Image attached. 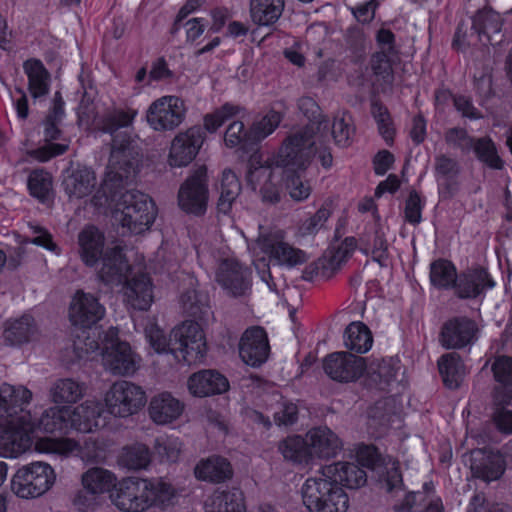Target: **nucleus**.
Listing matches in <instances>:
<instances>
[{"mask_svg": "<svg viewBox=\"0 0 512 512\" xmlns=\"http://www.w3.org/2000/svg\"><path fill=\"white\" fill-rule=\"evenodd\" d=\"M137 112L115 109L105 113L97 122V128L112 135L111 152L107 172L100 191L115 202L121 212V224L131 233L140 234L154 222L157 210L152 199L138 190H122L131 184L140 170L142 155L135 140L127 131Z\"/></svg>", "mask_w": 512, "mask_h": 512, "instance_id": "obj_1", "label": "nucleus"}, {"mask_svg": "<svg viewBox=\"0 0 512 512\" xmlns=\"http://www.w3.org/2000/svg\"><path fill=\"white\" fill-rule=\"evenodd\" d=\"M33 393L23 385L3 383L0 386V456L16 458L32 445L33 424L30 410Z\"/></svg>", "mask_w": 512, "mask_h": 512, "instance_id": "obj_2", "label": "nucleus"}, {"mask_svg": "<svg viewBox=\"0 0 512 512\" xmlns=\"http://www.w3.org/2000/svg\"><path fill=\"white\" fill-rule=\"evenodd\" d=\"M175 496L174 488L160 479L127 477L110 492L112 503L124 512H144L153 505L165 507Z\"/></svg>", "mask_w": 512, "mask_h": 512, "instance_id": "obj_3", "label": "nucleus"}, {"mask_svg": "<svg viewBox=\"0 0 512 512\" xmlns=\"http://www.w3.org/2000/svg\"><path fill=\"white\" fill-rule=\"evenodd\" d=\"M304 505L310 512H346L349 498L341 486L324 476L320 469L302 486Z\"/></svg>", "mask_w": 512, "mask_h": 512, "instance_id": "obj_4", "label": "nucleus"}, {"mask_svg": "<svg viewBox=\"0 0 512 512\" xmlns=\"http://www.w3.org/2000/svg\"><path fill=\"white\" fill-rule=\"evenodd\" d=\"M311 127L304 126L285 139L276 158L277 166L295 170L305 169L309 165L314 156V146L323 142L312 133Z\"/></svg>", "mask_w": 512, "mask_h": 512, "instance_id": "obj_5", "label": "nucleus"}, {"mask_svg": "<svg viewBox=\"0 0 512 512\" xmlns=\"http://www.w3.org/2000/svg\"><path fill=\"white\" fill-rule=\"evenodd\" d=\"M55 482L54 470L44 462H33L19 468L12 478V491L21 498H36L46 493Z\"/></svg>", "mask_w": 512, "mask_h": 512, "instance_id": "obj_6", "label": "nucleus"}, {"mask_svg": "<svg viewBox=\"0 0 512 512\" xmlns=\"http://www.w3.org/2000/svg\"><path fill=\"white\" fill-rule=\"evenodd\" d=\"M146 402L145 392L132 382L121 380L115 382L105 395L108 412L126 418L137 413Z\"/></svg>", "mask_w": 512, "mask_h": 512, "instance_id": "obj_7", "label": "nucleus"}, {"mask_svg": "<svg viewBox=\"0 0 512 512\" xmlns=\"http://www.w3.org/2000/svg\"><path fill=\"white\" fill-rule=\"evenodd\" d=\"M103 364L113 375H130L137 369V359L129 343L118 340V330L111 327L104 337Z\"/></svg>", "mask_w": 512, "mask_h": 512, "instance_id": "obj_8", "label": "nucleus"}, {"mask_svg": "<svg viewBox=\"0 0 512 512\" xmlns=\"http://www.w3.org/2000/svg\"><path fill=\"white\" fill-rule=\"evenodd\" d=\"M208 201L207 168L199 166L180 186L178 192L179 207L186 213L203 215Z\"/></svg>", "mask_w": 512, "mask_h": 512, "instance_id": "obj_9", "label": "nucleus"}, {"mask_svg": "<svg viewBox=\"0 0 512 512\" xmlns=\"http://www.w3.org/2000/svg\"><path fill=\"white\" fill-rule=\"evenodd\" d=\"M184 101L176 96H164L155 100L147 111V122L155 131H168L178 127L184 120Z\"/></svg>", "mask_w": 512, "mask_h": 512, "instance_id": "obj_10", "label": "nucleus"}, {"mask_svg": "<svg viewBox=\"0 0 512 512\" xmlns=\"http://www.w3.org/2000/svg\"><path fill=\"white\" fill-rule=\"evenodd\" d=\"M177 353L180 352L184 361L191 363L201 360L207 350L206 339L198 322L185 321L172 330Z\"/></svg>", "mask_w": 512, "mask_h": 512, "instance_id": "obj_11", "label": "nucleus"}, {"mask_svg": "<svg viewBox=\"0 0 512 512\" xmlns=\"http://www.w3.org/2000/svg\"><path fill=\"white\" fill-rule=\"evenodd\" d=\"M366 369L365 360L349 352H334L323 359V370L333 381L354 382Z\"/></svg>", "mask_w": 512, "mask_h": 512, "instance_id": "obj_12", "label": "nucleus"}, {"mask_svg": "<svg viewBox=\"0 0 512 512\" xmlns=\"http://www.w3.org/2000/svg\"><path fill=\"white\" fill-rule=\"evenodd\" d=\"M205 140V132L200 126H193L177 134L172 140L168 162L172 167L187 166L198 154Z\"/></svg>", "mask_w": 512, "mask_h": 512, "instance_id": "obj_13", "label": "nucleus"}, {"mask_svg": "<svg viewBox=\"0 0 512 512\" xmlns=\"http://www.w3.org/2000/svg\"><path fill=\"white\" fill-rule=\"evenodd\" d=\"M105 307L91 293L78 290L69 306V319L75 326L91 328L105 316Z\"/></svg>", "mask_w": 512, "mask_h": 512, "instance_id": "obj_14", "label": "nucleus"}, {"mask_svg": "<svg viewBox=\"0 0 512 512\" xmlns=\"http://www.w3.org/2000/svg\"><path fill=\"white\" fill-rule=\"evenodd\" d=\"M478 327L468 317H453L441 328L439 342L446 349H462L477 340Z\"/></svg>", "mask_w": 512, "mask_h": 512, "instance_id": "obj_15", "label": "nucleus"}, {"mask_svg": "<svg viewBox=\"0 0 512 512\" xmlns=\"http://www.w3.org/2000/svg\"><path fill=\"white\" fill-rule=\"evenodd\" d=\"M284 235L281 230L260 234L257 242L261 249L270 254L279 264L293 267L306 261L304 251L294 248L283 240Z\"/></svg>", "mask_w": 512, "mask_h": 512, "instance_id": "obj_16", "label": "nucleus"}, {"mask_svg": "<svg viewBox=\"0 0 512 512\" xmlns=\"http://www.w3.org/2000/svg\"><path fill=\"white\" fill-rule=\"evenodd\" d=\"M251 272L235 259H224L219 264L216 279L232 296H245L251 288Z\"/></svg>", "mask_w": 512, "mask_h": 512, "instance_id": "obj_17", "label": "nucleus"}, {"mask_svg": "<svg viewBox=\"0 0 512 512\" xmlns=\"http://www.w3.org/2000/svg\"><path fill=\"white\" fill-rule=\"evenodd\" d=\"M268 337L262 327H251L241 337L239 355L242 360L253 367L264 363L269 354Z\"/></svg>", "mask_w": 512, "mask_h": 512, "instance_id": "obj_18", "label": "nucleus"}, {"mask_svg": "<svg viewBox=\"0 0 512 512\" xmlns=\"http://www.w3.org/2000/svg\"><path fill=\"white\" fill-rule=\"evenodd\" d=\"M129 270L130 265L119 246L105 249L98 271V277L103 283L111 286L122 284L127 280Z\"/></svg>", "mask_w": 512, "mask_h": 512, "instance_id": "obj_19", "label": "nucleus"}, {"mask_svg": "<svg viewBox=\"0 0 512 512\" xmlns=\"http://www.w3.org/2000/svg\"><path fill=\"white\" fill-rule=\"evenodd\" d=\"M103 407L100 403L87 400L71 409L69 407L70 428L82 433H90L103 426Z\"/></svg>", "mask_w": 512, "mask_h": 512, "instance_id": "obj_20", "label": "nucleus"}, {"mask_svg": "<svg viewBox=\"0 0 512 512\" xmlns=\"http://www.w3.org/2000/svg\"><path fill=\"white\" fill-rule=\"evenodd\" d=\"M273 178L274 173L270 166L262 165L256 161L254 156L251 157L247 182L253 190L256 189L257 185H262L260 193L264 202L277 203L280 201V191L273 182Z\"/></svg>", "mask_w": 512, "mask_h": 512, "instance_id": "obj_21", "label": "nucleus"}, {"mask_svg": "<svg viewBox=\"0 0 512 512\" xmlns=\"http://www.w3.org/2000/svg\"><path fill=\"white\" fill-rule=\"evenodd\" d=\"M493 286L494 281L484 268H470L458 276L455 293L461 299H471Z\"/></svg>", "mask_w": 512, "mask_h": 512, "instance_id": "obj_22", "label": "nucleus"}, {"mask_svg": "<svg viewBox=\"0 0 512 512\" xmlns=\"http://www.w3.org/2000/svg\"><path fill=\"white\" fill-rule=\"evenodd\" d=\"M502 18L492 9L478 11L472 20V29L477 34L479 42L497 45L503 40L501 33Z\"/></svg>", "mask_w": 512, "mask_h": 512, "instance_id": "obj_23", "label": "nucleus"}, {"mask_svg": "<svg viewBox=\"0 0 512 512\" xmlns=\"http://www.w3.org/2000/svg\"><path fill=\"white\" fill-rule=\"evenodd\" d=\"M227 378L216 370H201L188 379V389L194 396L205 397L228 390Z\"/></svg>", "mask_w": 512, "mask_h": 512, "instance_id": "obj_24", "label": "nucleus"}, {"mask_svg": "<svg viewBox=\"0 0 512 512\" xmlns=\"http://www.w3.org/2000/svg\"><path fill=\"white\" fill-rule=\"evenodd\" d=\"M324 476L337 485L357 489L367 481L366 472L355 463L337 462L321 468Z\"/></svg>", "mask_w": 512, "mask_h": 512, "instance_id": "obj_25", "label": "nucleus"}, {"mask_svg": "<svg viewBox=\"0 0 512 512\" xmlns=\"http://www.w3.org/2000/svg\"><path fill=\"white\" fill-rule=\"evenodd\" d=\"M124 282V296L127 303L133 309L148 310L154 300L151 279L146 274H139Z\"/></svg>", "mask_w": 512, "mask_h": 512, "instance_id": "obj_26", "label": "nucleus"}, {"mask_svg": "<svg viewBox=\"0 0 512 512\" xmlns=\"http://www.w3.org/2000/svg\"><path fill=\"white\" fill-rule=\"evenodd\" d=\"M183 409V403L170 393L163 392L150 400L148 412L154 423L166 425L178 419Z\"/></svg>", "mask_w": 512, "mask_h": 512, "instance_id": "obj_27", "label": "nucleus"}, {"mask_svg": "<svg viewBox=\"0 0 512 512\" xmlns=\"http://www.w3.org/2000/svg\"><path fill=\"white\" fill-rule=\"evenodd\" d=\"M306 441L311 451V458H330L341 448L338 436L328 427H317L306 434Z\"/></svg>", "mask_w": 512, "mask_h": 512, "instance_id": "obj_28", "label": "nucleus"}, {"mask_svg": "<svg viewBox=\"0 0 512 512\" xmlns=\"http://www.w3.org/2000/svg\"><path fill=\"white\" fill-rule=\"evenodd\" d=\"M30 422L33 424V432L37 429L46 433L66 434L70 429L69 407L53 406L44 410L39 418L30 413Z\"/></svg>", "mask_w": 512, "mask_h": 512, "instance_id": "obj_29", "label": "nucleus"}, {"mask_svg": "<svg viewBox=\"0 0 512 512\" xmlns=\"http://www.w3.org/2000/svg\"><path fill=\"white\" fill-rule=\"evenodd\" d=\"M78 243L81 258L87 266H94L105 252L104 235L95 226L83 228L78 235Z\"/></svg>", "mask_w": 512, "mask_h": 512, "instance_id": "obj_30", "label": "nucleus"}, {"mask_svg": "<svg viewBox=\"0 0 512 512\" xmlns=\"http://www.w3.org/2000/svg\"><path fill=\"white\" fill-rule=\"evenodd\" d=\"M196 478L211 483H222L233 476L230 462L221 456H211L201 460L195 467Z\"/></svg>", "mask_w": 512, "mask_h": 512, "instance_id": "obj_31", "label": "nucleus"}, {"mask_svg": "<svg viewBox=\"0 0 512 512\" xmlns=\"http://www.w3.org/2000/svg\"><path fill=\"white\" fill-rule=\"evenodd\" d=\"M285 8V0H250L249 14L253 24L271 27L278 22Z\"/></svg>", "mask_w": 512, "mask_h": 512, "instance_id": "obj_32", "label": "nucleus"}, {"mask_svg": "<svg viewBox=\"0 0 512 512\" xmlns=\"http://www.w3.org/2000/svg\"><path fill=\"white\" fill-rule=\"evenodd\" d=\"M63 186L69 197H86L96 187L95 173L90 168L78 167L64 179Z\"/></svg>", "mask_w": 512, "mask_h": 512, "instance_id": "obj_33", "label": "nucleus"}, {"mask_svg": "<svg viewBox=\"0 0 512 512\" xmlns=\"http://www.w3.org/2000/svg\"><path fill=\"white\" fill-rule=\"evenodd\" d=\"M205 512H246L243 493L238 488L216 491L206 501Z\"/></svg>", "mask_w": 512, "mask_h": 512, "instance_id": "obj_34", "label": "nucleus"}, {"mask_svg": "<svg viewBox=\"0 0 512 512\" xmlns=\"http://www.w3.org/2000/svg\"><path fill=\"white\" fill-rule=\"evenodd\" d=\"M85 385L73 378H60L49 387V399L54 404H73L84 395Z\"/></svg>", "mask_w": 512, "mask_h": 512, "instance_id": "obj_35", "label": "nucleus"}, {"mask_svg": "<svg viewBox=\"0 0 512 512\" xmlns=\"http://www.w3.org/2000/svg\"><path fill=\"white\" fill-rule=\"evenodd\" d=\"M37 335L38 327L34 318L26 314L7 322L3 333L5 341L11 345L27 343L36 339Z\"/></svg>", "mask_w": 512, "mask_h": 512, "instance_id": "obj_36", "label": "nucleus"}, {"mask_svg": "<svg viewBox=\"0 0 512 512\" xmlns=\"http://www.w3.org/2000/svg\"><path fill=\"white\" fill-rule=\"evenodd\" d=\"M24 72L28 77V89L33 98L45 96L49 92L50 74L37 59L24 62Z\"/></svg>", "mask_w": 512, "mask_h": 512, "instance_id": "obj_37", "label": "nucleus"}, {"mask_svg": "<svg viewBox=\"0 0 512 512\" xmlns=\"http://www.w3.org/2000/svg\"><path fill=\"white\" fill-rule=\"evenodd\" d=\"M180 303L183 311L195 319L207 321L211 315L208 295L195 288L183 292L180 297Z\"/></svg>", "mask_w": 512, "mask_h": 512, "instance_id": "obj_38", "label": "nucleus"}, {"mask_svg": "<svg viewBox=\"0 0 512 512\" xmlns=\"http://www.w3.org/2000/svg\"><path fill=\"white\" fill-rule=\"evenodd\" d=\"M298 108L309 120L306 126H312V133L317 138H327L329 132V120L321 114V109L316 101L311 97H301L298 101Z\"/></svg>", "mask_w": 512, "mask_h": 512, "instance_id": "obj_39", "label": "nucleus"}, {"mask_svg": "<svg viewBox=\"0 0 512 512\" xmlns=\"http://www.w3.org/2000/svg\"><path fill=\"white\" fill-rule=\"evenodd\" d=\"M439 373L446 387L456 389L465 374L461 357L456 352L444 354L438 360Z\"/></svg>", "mask_w": 512, "mask_h": 512, "instance_id": "obj_40", "label": "nucleus"}, {"mask_svg": "<svg viewBox=\"0 0 512 512\" xmlns=\"http://www.w3.org/2000/svg\"><path fill=\"white\" fill-rule=\"evenodd\" d=\"M471 469L475 477L480 478L486 482H491L499 479L504 473V461L500 455L497 454H482L480 459H474Z\"/></svg>", "mask_w": 512, "mask_h": 512, "instance_id": "obj_41", "label": "nucleus"}, {"mask_svg": "<svg viewBox=\"0 0 512 512\" xmlns=\"http://www.w3.org/2000/svg\"><path fill=\"white\" fill-rule=\"evenodd\" d=\"M373 343L369 328L362 322L350 323L344 332L345 347L357 353L367 352Z\"/></svg>", "mask_w": 512, "mask_h": 512, "instance_id": "obj_42", "label": "nucleus"}, {"mask_svg": "<svg viewBox=\"0 0 512 512\" xmlns=\"http://www.w3.org/2000/svg\"><path fill=\"white\" fill-rule=\"evenodd\" d=\"M81 482L84 488L93 491L98 496L110 491L111 487L114 488L116 485L114 475L100 467L91 468L83 473Z\"/></svg>", "mask_w": 512, "mask_h": 512, "instance_id": "obj_43", "label": "nucleus"}, {"mask_svg": "<svg viewBox=\"0 0 512 512\" xmlns=\"http://www.w3.org/2000/svg\"><path fill=\"white\" fill-rule=\"evenodd\" d=\"M240 191L241 185L236 174L231 170H224L221 179L220 196L217 202L218 211L224 214L228 213Z\"/></svg>", "mask_w": 512, "mask_h": 512, "instance_id": "obj_44", "label": "nucleus"}, {"mask_svg": "<svg viewBox=\"0 0 512 512\" xmlns=\"http://www.w3.org/2000/svg\"><path fill=\"white\" fill-rule=\"evenodd\" d=\"M278 450L286 460L294 463H308L311 459V451L309 450L306 437H287L279 443Z\"/></svg>", "mask_w": 512, "mask_h": 512, "instance_id": "obj_45", "label": "nucleus"}, {"mask_svg": "<svg viewBox=\"0 0 512 512\" xmlns=\"http://www.w3.org/2000/svg\"><path fill=\"white\" fill-rule=\"evenodd\" d=\"M457 279L456 268L450 261L439 259L431 263L430 280L433 286L442 289L455 288Z\"/></svg>", "mask_w": 512, "mask_h": 512, "instance_id": "obj_46", "label": "nucleus"}, {"mask_svg": "<svg viewBox=\"0 0 512 512\" xmlns=\"http://www.w3.org/2000/svg\"><path fill=\"white\" fill-rule=\"evenodd\" d=\"M400 369L399 362L392 358L374 360L370 366V377L383 390L397 379Z\"/></svg>", "mask_w": 512, "mask_h": 512, "instance_id": "obj_47", "label": "nucleus"}, {"mask_svg": "<svg viewBox=\"0 0 512 512\" xmlns=\"http://www.w3.org/2000/svg\"><path fill=\"white\" fill-rule=\"evenodd\" d=\"M398 59V55L388 54L384 52H376L372 55L370 66L376 81L381 85L390 86L393 82L394 75L392 64Z\"/></svg>", "mask_w": 512, "mask_h": 512, "instance_id": "obj_48", "label": "nucleus"}, {"mask_svg": "<svg viewBox=\"0 0 512 512\" xmlns=\"http://www.w3.org/2000/svg\"><path fill=\"white\" fill-rule=\"evenodd\" d=\"M30 194L40 202H47L52 194V176L44 169L33 170L28 177Z\"/></svg>", "mask_w": 512, "mask_h": 512, "instance_id": "obj_49", "label": "nucleus"}, {"mask_svg": "<svg viewBox=\"0 0 512 512\" xmlns=\"http://www.w3.org/2000/svg\"><path fill=\"white\" fill-rule=\"evenodd\" d=\"M151 461V453L145 444L135 443L123 449L121 455L122 464L131 470L146 468Z\"/></svg>", "mask_w": 512, "mask_h": 512, "instance_id": "obj_50", "label": "nucleus"}, {"mask_svg": "<svg viewBox=\"0 0 512 512\" xmlns=\"http://www.w3.org/2000/svg\"><path fill=\"white\" fill-rule=\"evenodd\" d=\"M340 267L335 256L330 255L326 250L322 257L305 268L303 277L305 280H311L314 277L329 279Z\"/></svg>", "mask_w": 512, "mask_h": 512, "instance_id": "obj_51", "label": "nucleus"}, {"mask_svg": "<svg viewBox=\"0 0 512 512\" xmlns=\"http://www.w3.org/2000/svg\"><path fill=\"white\" fill-rule=\"evenodd\" d=\"M330 131L336 145L341 147L351 145L355 132L351 116L347 113H342V115L334 117L332 125H329V132Z\"/></svg>", "mask_w": 512, "mask_h": 512, "instance_id": "obj_52", "label": "nucleus"}, {"mask_svg": "<svg viewBox=\"0 0 512 512\" xmlns=\"http://www.w3.org/2000/svg\"><path fill=\"white\" fill-rule=\"evenodd\" d=\"M153 450L161 462L174 463L180 456L182 443L178 438L161 436L155 439Z\"/></svg>", "mask_w": 512, "mask_h": 512, "instance_id": "obj_53", "label": "nucleus"}, {"mask_svg": "<svg viewBox=\"0 0 512 512\" xmlns=\"http://www.w3.org/2000/svg\"><path fill=\"white\" fill-rule=\"evenodd\" d=\"M281 115L276 111H270L260 120L255 121L249 129L251 144L258 143L269 136L280 124Z\"/></svg>", "mask_w": 512, "mask_h": 512, "instance_id": "obj_54", "label": "nucleus"}, {"mask_svg": "<svg viewBox=\"0 0 512 512\" xmlns=\"http://www.w3.org/2000/svg\"><path fill=\"white\" fill-rule=\"evenodd\" d=\"M241 110L242 108L238 105L225 103L220 108L216 109L214 112L205 115V130L210 133L216 132L217 129L221 127L224 122H226L233 116L237 115Z\"/></svg>", "mask_w": 512, "mask_h": 512, "instance_id": "obj_55", "label": "nucleus"}, {"mask_svg": "<svg viewBox=\"0 0 512 512\" xmlns=\"http://www.w3.org/2000/svg\"><path fill=\"white\" fill-rule=\"evenodd\" d=\"M145 336L157 353L171 352L176 355V346L172 334L170 338L167 339L166 335L159 327L151 324L145 328Z\"/></svg>", "mask_w": 512, "mask_h": 512, "instance_id": "obj_56", "label": "nucleus"}, {"mask_svg": "<svg viewBox=\"0 0 512 512\" xmlns=\"http://www.w3.org/2000/svg\"><path fill=\"white\" fill-rule=\"evenodd\" d=\"M473 146L478 158L481 161L485 162L491 168H502V160L497 155L496 147L490 139H479Z\"/></svg>", "mask_w": 512, "mask_h": 512, "instance_id": "obj_57", "label": "nucleus"}, {"mask_svg": "<svg viewBox=\"0 0 512 512\" xmlns=\"http://www.w3.org/2000/svg\"><path fill=\"white\" fill-rule=\"evenodd\" d=\"M224 141L225 145L230 148H234L239 145L245 146L247 144H251L249 130H245V126L242 121H233L225 131Z\"/></svg>", "mask_w": 512, "mask_h": 512, "instance_id": "obj_58", "label": "nucleus"}, {"mask_svg": "<svg viewBox=\"0 0 512 512\" xmlns=\"http://www.w3.org/2000/svg\"><path fill=\"white\" fill-rule=\"evenodd\" d=\"M371 112L378 124V129L383 138L392 140L394 129L391 127L390 115L386 107L381 103L373 102Z\"/></svg>", "mask_w": 512, "mask_h": 512, "instance_id": "obj_59", "label": "nucleus"}, {"mask_svg": "<svg viewBox=\"0 0 512 512\" xmlns=\"http://www.w3.org/2000/svg\"><path fill=\"white\" fill-rule=\"evenodd\" d=\"M435 172L438 180H454L459 173V165L456 160L439 155L435 158Z\"/></svg>", "mask_w": 512, "mask_h": 512, "instance_id": "obj_60", "label": "nucleus"}, {"mask_svg": "<svg viewBox=\"0 0 512 512\" xmlns=\"http://www.w3.org/2000/svg\"><path fill=\"white\" fill-rule=\"evenodd\" d=\"M331 216V210L327 206L320 207L317 212L305 220L301 226L300 231L303 235H311L317 233Z\"/></svg>", "mask_w": 512, "mask_h": 512, "instance_id": "obj_61", "label": "nucleus"}, {"mask_svg": "<svg viewBox=\"0 0 512 512\" xmlns=\"http://www.w3.org/2000/svg\"><path fill=\"white\" fill-rule=\"evenodd\" d=\"M491 370L496 382L512 383V357L498 356L491 364Z\"/></svg>", "mask_w": 512, "mask_h": 512, "instance_id": "obj_62", "label": "nucleus"}, {"mask_svg": "<svg viewBox=\"0 0 512 512\" xmlns=\"http://www.w3.org/2000/svg\"><path fill=\"white\" fill-rule=\"evenodd\" d=\"M286 189L290 197L295 201L307 199L311 193V187L303 181L299 175L291 174L286 178Z\"/></svg>", "mask_w": 512, "mask_h": 512, "instance_id": "obj_63", "label": "nucleus"}, {"mask_svg": "<svg viewBox=\"0 0 512 512\" xmlns=\"http://www.w3.org/2000/svg\"><path fill=\"white\" fill-rule=\"evenodd\" d=\"M422 201L417 191L412 190L405 203V219L410 224L416 225L421 222Z\"/></svg>", "mask_w": 512, "mask_h": 512, "instance_id": "obj_64", "label": "nucleus"}]
</instances>
